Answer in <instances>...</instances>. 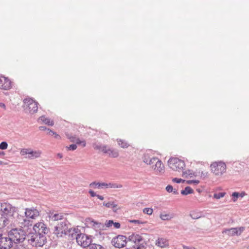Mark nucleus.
I'll use <instances>...</instances> for the list:
<instances>
[{
	"mask_svg": "<svg viewBox=\"0 0 249 249\" xmlns=\"http://www.w3.org/2000/svg\"><path fill=\"white\" fill-rule=\"evenodd\" d=\"M104 154H107L108 157L110 158H117L119 154L118 151L116 149L111 148L108 146H107L106 149L104 152Z\"/></svg>",
	"mask_w": 249,
	"mask_h": 249,
	"instance_id": "nucleus-16",
	"label": "nucleus"
},
{
	"mask_svg": "<svg viewBox=\"0 0 249 249\" xmlns=\"http://www.w3.org/2000/svg\"><path fill=\"white\" fill-rule=\"evenodd\" d=\"M113 225L116 229H119L120 228L121 226L120 223L119 222H114Z\"/></svg>",
	"mask_w": 249,
	"mask_h": 249,
	"instance_id": "nucleus-49",
	"label": "nucleus"
},
{
	"mask_svg": "<svg viewBox=\"0 0 249 249\" xmlns=\"http://www.w3.org/2000/svg\"><path fill=\"white\" fill-rule=\"evenodd\" d=\"M94 223H95V224H98V223H97V222H94Z\"/></svg>",
	"mask_w": 249,
	"mask_h": 249,
	"instance_id": "nucleus-61",
	"label": "nucleus"
},
{
	"mask_svg": "<svg viewBox=\"0 0 249 249\" xmlns=\"http://www.w3.org/2000/svg\"><path fill=\"white\" fill-rule=\"evenodd\" d=\"M3 164V161L0 160V165H2Z\"/></svg>",
	"mask_w": 249,
	"mask_h": 249,
	"instance_id": "nucleus-58",
	"label": "nucleus"
},
{
	"mask_svg": "<svg viewBox=\"0 0 249 249\" xmlns=\"http://www.w3.org/2000/svg\"><path fill=\"white\" fill-rule=\"evenodd\" d=\"M23 103L26 106L25 110L26 111H29V112L31 114H33L37 112L38 108V104L37 102L34 101L32 98H25L23 100Z\"/></svg>",
	"mask_w": 249,
	"mask_h": 249,
	"instance_id": "nucleus-7",
	"label": "nucleus"
},
{
	"mask_svg": "<svg viewBox=\"0 0 249 249\" xmlns=\"http://www.w3.org/2000/svg\"><path fill=\"white\" fill-rule=\"evenodd\" d=\"M189 215L193 219H197L202 217V213L196 211H192L190 212Z\"/></svg>",
	"mask_w": 249,
	"mask_h": 249,
	"instance_id": "nucleus-26",
	"label": "nucleus"
},
{
	"mask_svg": "<svg viewBox=\"0 0 249 249\" xmlns=\"http://www.w3.org/2000/svg\"><path fill=\"white\" fill-rule=\"evenodd\" d=\"M129 222L130 223H133L135 224H143L146 223L145 222H142L139 220H129Z\"/></svg>",
	"mask_w": 249,
	"mask_h": 249,
	"instance_id": "nucleus-42",
	"label": "nucleus"
},
{
	"mask_svg": "<svg viewBox=\"0 0 249 249\" xmlns=\"http://www.w3.org/2000/svg\"><path fill=\"white\" fill-rule=\"evenodd\" d=\"M133 248L135 249H145L144 246L143 244H140L139 245H137L136 248H135V246H134Z\"/></svg>",
	"mask_w": 249,
	"mask_h": 249,
	"instance_id": "nucleus-47",
	"label": "nucleus"
},
{
	"mask_svg": "<svg viewBox=\"0 0 249 249\" xmlns=\"http://www.w3.org/2000/svg\"><path fill=\"white\" fill-rule=\"evenodd\" d=\"M212 172L216 176L222 175L226 170V165L222 161L215 162L211 165Z\"/></svg>",
	"mask_w": 249,
	"mask_h": 249,
	"instance_id": "nucleus-9",
	"label": "nucleus"
},
{
	"mask_svg": "<svg viewBox=\"0 0 249 249\" xmlns=\"http://www.w3.org/2000/svg\"><path fill=\"white\" fill-rule=\"evenodd\" d=\"M168 163L172 170L178 172L183 171L185 167L184 161L176 158H170L168 161Z\"/></svg>",
	"mask_w": 249,
	"mask_h": 249,
	"instance_id": "nucleus-6",
	"label": "nucleus"
},
{
	"mask_svg": "<svg viewBox=\"0 0 249 249\" xmlns=\"http://www.w3.org/2000/svg\"><path fill=\"white\" fill-rule=\"evenodd\" d=\"M47 134L51 136L54 135V138L56 139H59L60 138V136L59 135L57 134L55 132L49 128L47 129Z\"/></svg>",
	"mask_w": 249,
	"mask_h": 249,
	"instance_id": "nucleus-37",
	"label": "nucleus"
},
{
	"mask_svg": "<svg viewBox=\"0 0 249 249\" xmlns=\"http://www.w3.org/2000/svg\"><path fill=\"white\" fill-rule=\"evenodd\" d=\"M114 224V222L113 220H108V221H106V222L105 223V225L106 226V227H111L113 224Z\"/></svg>",
	"mask_w": 249,
	"mask_h": 249,
	"instance_id": "nucleus-46",
	"label": "nucleus"
},
{
	"mask_svg": "<svg viewBox=\"0 0 249 249\" xmlns=\"http://www.w3.org/2000/svg\"><path fill=\"white\" fill-rule=\"evenodd\" d=\"M89 249H105L102 246L96 244H91L89 246Z\"/></svg>",
	"mask_w": 249,
	"mask_h": 249,
	"instance_id": "nucleus-36",
	"label": "nucleus"
},
{
	"mask_svg": "<svg viewBox=\"0 0 249 249\" xmlns=\"http://www.w3.org/2000/svg\"><path fill=\"white\" fill-rule=\"evenodd\" d=\"M166 190L168 193H171L173 191V187L171 185H168L166 187Z\"/></svg>",
	"mask_w": 249,
	"mask_h": 249,
	"instance_id": "nucleus-45",
	"label": "nucleus"
},
{
	"mask_svg": "<svg viewBox=\"0 0 249 249\" xmlns=\"http://www.w3.org/2000/svg\"><path fill=\"white\" fill-rule=\"evenodd\" d=\"M123 187V185L120 184L116 183H106V188H121Z\"/></svg>",
	"mask_w": 249,
	"mask_h": 249,
	"instance_id": "nucleus-33",
	"label": "nucleus"
},
{
	"mask_svg": "<svg viewBox=\"0 0 249 249\" xmlns=\"http://www.w3.org/2000/svg\"><path fill=\"white\" fill-rule=\"evenodd\" d=\"M116 140H120V141H121L122 140H121V139H117Z\"/></svg>",
	"mask_w": 249,
	"mask_h": 249,
	"instance_id": "nucleus-60",
	"label": "nucleus"
},
{
	"mask_svg": "<svg viewBox=\"0 0 249 249\" xmlns=\"http://www.w3.org/2000/svg\"><path fill=\"white\" fill-rule=\"evenodd\" d=\"M57 157L60 158V159H61L62 157H63V155L61 153H58L57 154Z\"/></svg>",
	"mask_w": 249,
	"mask_h": 249,
	"instance_id": "nucleus-55",
	"label": "nucleus"
},
{
	"mask_svg": "<svg viewBox=\"0 0 249 249\" xmlns=\"http://www.w3.org/2000/svg\"><path fill=\"white\" fill-rule=\"evenodd\" d=\"M0 107L3 108L4 109L6 108L5 105L3 103H0Z\"/></svg>",
	"mask_w": 249,
	"mask_h": 249,
	"instance_id": "nucleus-52",
	"label": "nucleus"
},
{
	"mask_svg": "<svg viewBox=\"0 0 249 249\" xmlns=\"http://www.w3.org/2000/svg\"><path fill=\"white\" fill-rule=\"evenodd\" d=\"M156 244L161 248H164L168 246V242L166 239L161 238L158 239Z\"/></svg>",
	"mask_w": 249,
	"mask_h": 249,
	"instance_id": "nucleus-24",
	"label": "nucleus"
},
{
	"mask_svg": "<svg viewBox=\"0 0 249 249\" xmlns=\"http://www.w3.org/2000/svg\"><path fill=\"white\" fill-rule=\"evenodd\" d=\"M25 239V235L23 230L20 229H13L8 234L0 233V249H9L17 244L22 242Z\"/></svg>",
	"mask_w": 249,
	"mask_h": 249,
	"instance_id": "nucleus-1",
	"label": "nucleus"
},
{
	"mask_svg": "<svg viewBox=\"0 0 249 249\" xmlns=\"http://www.w3.org/2000/svg\"><path fill=\"white\" fill-rule=\"evenodd\" d=\"M38 119L48 125L53 126L54 124V122L53 120L48 118H45L44 115L40 116Z\"/></svg>",
	"mask_w": 249,
	"mask_h": 249,
	"instance_id": "nucleus-28",
	"label": "nucleus"
},
{
	"mask_svg": "<svg viewBox=\"0 0 249 249\" xmlns=\"http://www.w3.org/2000/svg\"><path fill=\"white\" fill-rule=\"evenodd\" d=\"M153 210L152 208H145L143 210V213L147 214L148 215H151L153 213Z\"/></svg>",
	"mask_w": 249,
	"mask_h": 249,
	"instance_id": "nucleus-39",
	"label": "nucleus"
},
{
	"mask_svg": "<svg viewBox=\"0 0 249 249\" xmlns=\"http://www.w3.org/2000/svg\"><path fill=\"white\" fill-rule=\"evenodd\" d=\"M158 159L156 157H152L151 159L148 161V162L146 163L147 164L149 165H152L154 164V163H156L157 160Z\"/></svg>",
	"mask_w": 249,
	"mask_h": 249,
	"instance_id": "nucleus-41",
	"label": "nucleus"
},
{
	"mask_svg": "<svg viewBox=\"0 0 249 249\" xmlns=\"http://www.w3.org/2000/svg\"><path fill=\"white\" fill-rule=\"evenodd\" d=\"M17 211V209L9 203H0V213L10 222H13Z\"/></svg>",
	"mask_w": 249,
	"mask_h": 249,
	"instance_id": "nucleus-3",
	"label": "nucleus"
},
{
	"mask_svg": "<svg viewBox=\"0 0 249 249\" xmlns=\"http://www.w3.org/2000/svg\"><path fill=\"white\" fill-rule=\"evenodd\" d=\"M118 144L123 148H126L130 145L126 141H118Z\"/></svg>",
	"mask_w": 249,
	"mask_h": 249,
	"instance_id": "nucleus-35",
	"label": "nucleus"
},
{
	"mask_svg": "<svg viewBox=\"0 0 249 249\" xmlns=\"http://www.w3.org/2000/svg\"><path fill=\"white\" fill-rule=\"evenodd\" d=\"M126 237L122 235H119L112 239L111 243L117 248H122L126 245Z\"/></svg>",
	"mask_w": 249,
	"mask_h": 249,
	"instance_id": "nucleus-11",
	"label": "nucleus"
},
{
	"mask_svg": "<svg viewBox=\"0 0 249 249\" xmlns=\"http://www.w3.org/2000/svg\"><path fill=\"white\" fill-rule=\"evenodd\" d=\"M248 238H249V236L248 237Z\"/></svg>",
	"mask_w": 249,
	"mask_h": 249,
	"instance_id": "nucleus-62",
	"label": "nucleus"
},
{
	"mask_svg": "<svg viewBox=\"0 0 249 249\" xmlns=\"http://www.w3.org/2000/svg\"><path fill=\"white\" fill-rule=\"evenodd\" d=\"M96 196L98 197V198L102 200H103L104 199V197L102 196L97 195Z\"/></svg>",
	"mask_w": 249,
	"mask_h": 249,
	"instance_id": "nucleus-54",
	"label": "nucleus"
},
{
	"mask_svg": "<svg viewBox=\"0 0 249 249\" xmlns=\"http://www.w3.org/2000/svg\"><path fill=\"white\" fill-rule=\"evenodd\" d=\"M128 239L129 241H131L137 245L142 241L143 240V238L140 235L133 233L129 236Z\"/></svg>",
	"mask_w": 249,
	"mask_h": 249,
	"instance_id": "nucleus-18",
	"label": "nucleus"
},
{
	"mask_svg": "<svg viewBox=\"0 0 249 249\" xmlns=\"http://www.w3.org/2000/svg\"><path fill=\"white\" fill-rule=\"evenodd\" d=\"M186 183L188 184L194 183L195 184H198L199 183V181L198 180H189L186 181Z\"/></svg>",
	"mask_w": 249,
	"mask_h": 249,
	"instance_id": "nucleus-44",
	"label": "nucleus"
},
{
	"mask_svg": "<svg viewBox=\"0 0 249 249\" xmlns=\"http://www.w3.org/2000/svg\"><path fill=\"white\" fill-rule=\"evenodd\" d=\"M194 190L190 186H187L181 191V194L182 195L186 196L192 194Z\"/></svg>",
	"mask_w": 249,
	"mask_h": 249,
	"instance_id": "nucleus-32",
	"label": "nucleus"
},
{
	"mask_svg": "<svg viewBox=\"0 0 249 249\" xmlns=\"http://www.w3.org/2000/svg\"><path fill=\"white\" fill-rule=\"evenodd\" d=\"M89 193L92 197L96 196H97V194L92 190H89Z\"/></svg>",
	"mask_w": 249,
	"mask_h": 249,
	"instance_id": "nucleus-48",
	"label": "nucleus"
},
{
	"mask_svg": "<svg viewBox=\"0 0 249 249\" xmlns=\"http://www.w3.org/2000/svg\"><path fill=\"white\" fill-rule=\"evenodd\" d=\"M39 129L40 130H41V131H44V130H47V129L46 127L43 126H39Z\"/></svg>",
	"mask_w": 249,
	"mask_h": 249,
	"instance_id": "nucleus-50",
	"label": "nucleus"
},
{
	"mask_svg": "<svg viewBox=\"0 0 249 249\" xmlns=\"http://www.w3.org/2000/svg\"><path fill=\"white\" fill-rule=\"evenodd\" d=\"M193 176H195L192 170H187L182 172V177L187 178L188 176L192 177Z\"/></svg>",
	"mask_w": 249,
	"mask_h": 249,
	"instance_id": "nucleus-34",
	"label": "nucleus"
},
{
	"mask_svg": "<svg viewBox=\"0 0 249 249\" xmlns=\"http://www.w3.org/2000/svg\"><path fill=\"white\" fill-rule=\"evenodd\" d=\"M10 223V222L7 220V218L4 216L0 213V230L8 225Z\"/></svg>",
	"mask_w": 249,
	"mask_h": 249,
	"instance_id": "nucleus-19",
	"label": "nucleus"
},
{
	"mask_svg": "<svg viewBox=\"0 0 249 249\" xmlns=\"http://www.w3.org/2000/svg\"><path fill=\"white\" fill-rule=\"evenodd\" d=\"M35 233L34 234L40 233L42 235H46L49 231V228L47 227L43 222H38L36 223L33 228Z\"/></svg>",
	"mask_w": 249,
	"mask_h": 249,
	"instance_id": "nucleus-13",
	"label": "nucleus"
},
{
	"mask_svg": "<svg viewBox=\"0 0 249 249\" xmlns=\"http://www.w3.org/2000/svg\"><path fill=\"white\" fill-rule=\"evenodd\" d=\"M74 130L76 131V134H66L67 138L70 140H80L79 135L86 136L87 135L91 136L97 135L98 138L106 140L108 139V136L106 133L98 132L97 130L92 129L90 127H85L83 125H76L74 127Z\"/></svg>",
	"mask_w": 249,
	"mask_h": 249,
	"instance_id": "nucleus-2",
	"label": "nucleus"
},
{
	"mask_svg": "<svg viewBox=\"0 0 249 249\" xmlns=\"http://www.w3.org/2000/svg\"><path fill=\"white\" fill-rule=\"evenodd\" d=\"M164 166L161 160L158 159L155 163L154 170L156 172L160 173L164 170Z\"/></svg>",
	"mask_w": 249,
	"mask_h": 249,
	"instance_id": "nucleus-20",
	"label": "nucleus"
},
{
	"mask_svg": "<svg viewBox=\"0 0 249 249\" xmlns=\"http://www.w3.org/2000/svg\"><path fill=\"white\" fill-rule=\"evenodd\" d=\"M28 241L33 246L41 247L46 243L47 239L45 235H42L40 233L33 234L28 239Z\"/></svg>",
	"mask_w": 249,
	"mask_h": 249,
	"instance_id": "nucleus-4",
	"label": "nucleus"
},
{
	"mask_svg": "<svg viewBox=\"0 0 249 249\" xmlns=\"http://www.w3.org/2000/svg\"><path fill=\"white\" fill-rule=\"evenodd\" d=\"M226 195L225 192H220L218 193H215L213 195V197L216 199H220L221 197H223Z\"/></svg>",
	"mask_w": 249,
	"mask_h": 249,
	"instance_id": "nucleus-38",
	"label": "nucleus"
},
{
	"mask_svg": "<svg viewBox=\"0 0 249 249\" xmlns=\"http://www.w3.org/2000/svg\"><path fill=\"white\" fill-rule=\"evenodd\" d=\"M77 144H81L83 147H85L86 145V141H77L76 143L71 144L69 146H67L66 148L69 150H74L77 148Z\"/></svg>",
	"mask_w": 249,
	"mask_h": 249,
	"instance_id": "nucleus-23",
	"label": "nucleus"
},
{
	"mask_svg": "<svg viewBox=\"0 0 249 249\" xmlns=\"http://www.w3.org/2000/svg\"><path fill=\"white\" fill-rule=\"evenodd\" d=\"M175 216L174 213H161L160 214V217L163 221L170 220L173 218Z\"/></svg>",
	"mask_w": 249,
	"mask_h": 249,
	"instance_id": "nucleus-27",
	"label": "nucleus"
},
{
	"mask_svg": "<svg viewBox=\"0 0 249 249\" xmlns=\"http://www.w3.org/2000/svg\"><path fill=\"white\" fill-rule=\"evenodd\" d=\"M7 147H8V144L6 141H2L0 143V149H1V150H5V149H7Z\"/></svg>",
	"mask_w": 249,
	"mask_h": 249,
	"instance_id": "nucleus-40",
	"label": "nucleus"
},
{
	"mask_svg": "<svg viewBox=\"0 0 249 249\" xmlns=\"http://www.w3.org/2000/svg\"><path fill=\"white\" fill-rule=\"evenodd\" d=\"M0 155H4V153L3 151H0Z\"/></svg>",
	"mask_w": 249,
	"mask_h": 249,
	"instance_id": "nucleus-57",
	"label": "nucleus"
},
{
	"mask_svg": "<svg viewBox=\"0 0 249 249\" xmlns=\"http://www.w3.org/2000/svg\"><path fill=\"white\" fill-rule=\"evenodd\" d=\"M89 187L98 189L106 188V183L94 181L89 184Z\"/></svg>",
	"mask_w": 249,
	"mask_h": 249,
	"instance_id": "nucleus-25",
	"label": "nucleus"
},
{
	"mask_svg": "<svg viewBox=\"0 0 249 249\" xmlns=\"http://www.w3.org/2000/svg\"><path fill=\"white\" fill-rule=\"evenodd\" d=\"M20 154L25 158L34 159L40 157L41 152L40 150H33L30 148H24L21 149Z\"/></svg>",
	"mask_w": 249,
	"mask_h": 249,
	"instance_id": "nucleus-8",
	"label": "nucleus"
},
{
	"mask_svg": "<svg viewBox=\"0 0 249 249\" xmlns=\"http://www.w3.org/2000/svg\"><path fill=\"white\" fill-rule=\"evenodd\" d=\"M151 153L152 151L151 150H147L146 152L143 154L142 159L143 161L145 163H146L152 157L151 155Z\"/></svg>",
	"mask_w": 249,
	"mask_h": 249,
	"instance_id": "nucleus-31",
	"label": "nucleus"
},
{
	"mask_svg": "<svg viewBox=\"0 0 249 249\" xmlns=\"http://www.w3.org/2000/svg\"><path fill=\"white\" fill-rule=\"evenodd\" d=\"M107 146V145H102L100 143H94L93 144V147L94 149L98 150L99 152H102L103 153H104Z\"/></svg>",
	"mask_w": 249,
	"mask_h": 249,
	"instance_id": "nucleus-29",
	"label": "nucleus"
},
{
	"mask_svg": "<svg viewBox=\"0 0 249 249\" xmlns=\"http://www.w3.org/2000/svg\"><path fill=\"white\" fill-rule=\"evenodd\" d=\"M246 195V193L244 192H243L241 193L238 192H233L231 196H232V200L233 202H236L239 197H243Z\"/></svg>",
	"mask_w": 249,
	"mask_h": 249,
	"instance_id": "nucleus-30",
	"label": "nucleus"
},
{
	"mask_svg": "<svg viewBox=\"0 0 249 249\" xmlns=\"http://www.w3.org/2000/svg\"><path fill=\"white\" fill-rule=\"evenodd\" d=\"M172 192L175 195H178V190H177L176 189H173V191Z\"/></svg>",
	"mask_w": 249,
	"mask_h": 249,
	"instance_id": "nucleus-53",
	"label": "nucleus"
},
{
	"mask_svg": "<svg viewBox=\"0 0 249 249\" xmlns=\"http://www.w3.org/2000/svg\"><path fill=\"white\" fill-rule=\"evenodd\" d=\"M173 181L174 182L177 183H181V182L182 183L185 182L186 181V180L182 179L181 178H175L173 179Z\"/></svg>",
	"mask_w": 249,
	"mask_h": 249,
	"instance_id": "nucleus-43",
	"label": "nucleus"
},
{
	"mask_svg": "<svg viewBox=\"0 0 249 249\" xmlns=\"http://www.w3.org/2000/svg\"><path fill=\"white\" fill-rule=\"evenodd\" d=\"M207 172L204 173V172H201V177L205 178L207 176Z\"/></svg>",
	"mask_w": 249,
	"mask_h": 249,
	"instance_id": "nucleus-51",
	"label": "nucleus"
},
{
	"mask_svg": "<svg viewBox=\"0 0 249 249\" xmlns=\"http://www.w3.org/2000/svg\"><path fill=\"white\" fill-rule=\"evenodd\" d=\"M76 242L83 248L88 247L92 243L91 236L80 232L79 235H77Z\"/></svg>",
	"mask_w": 249,
	"mask_h": 249,
	"instance_id": "nucleus-10",
	"label": "nucleus"
},
{
	"mask_svg": "<svg viewBox=\"0 0 249 249\" xmlns=\"http://www.w3.org/2000/svg\"><path fill=\"white\" fill-rule=\"evenodd\" d=\"M63 214L62 213H50L49 214V217L53 221H57L58 220H63Z\"/></svg>",
	"mask_w": 249,
	"mask_h": 249,
	"instance_id": "nucleus-21",
	"label": "nucleus"
},
{
	"mask_svg": "<svg viewBox=\"0 0 249 249\" xmlns=\"http://www.w3.org/2000/svg\"><path fill=\"white\" fill-rule=\"evenodd\" d=\"M190 249H196L194 247L191 248Z\"/></svg>",
	"mask_w": 249,
	"mask_h": 249,
	"instance_id": "nucleus-59",
	"label": "nucleus"
},
{
	"mask_svg": "<svg viewBox=\"0 0 249 249\" xmlns=\"http://www.w3.org/2000/svg\"><path fill=\"white\" fill-rule=\"evenodd\" d=\"M245 230V227H240L239 228H231L226 229L222 231L223 233H226L230 236H239Z\"/></svg>",
	"mask_w": 249,
	"mask_h": 249,
	"instance_id": "nucleus-12",
	"label": "nucleus"
},
{
	"mask_svg": "<svg viewBox=\"0 0 249 249\" xmlns=\"http://www.w3.org/2000/svg\"><path fill=\"white\" fill-rule=\"evenodd\" d=\"M80 232V231L78 228L70 227L65 235H68L72 239H76L77 235H79Z\"/></svg>",
	"mask_w": 249,
	"mask_h": 249,
	"instance_id": "nucleus-17",
	"label": "nucleus"
},
{
	"mask_svg": "<svg viewBox=\"0 0 249 249\" xmlns=\"http://www.w3.org/2000/svg\"><path fill=\"white\" fill-rule=\"evenodd\" d=\"M26 217L31 219H35L36 217L39 216V211L34 208L26 209L25 212Z\"/></svg>",
	"mask_w": 249,
	"mask_h": 249,
	"instance_id": "nucleus-15",
	"label": "nucleus"
},
{
	"mask_svg": "<svg viewBox=\"0 0 249 249\" xmlns=\"http://www.w3.org/2000/svg\"><path fill=\"white\" fill-rule=\"evenodd\" d=\"M12 87L11 81L7 77L0 76V88L4 90H9Z\"/></svg>",
	"mask_w": 249,
	"mask_h": 249,
	"instance_id": "nucleus-14",
	"label": "nucleus"
},
{
	"mask_svg": "<svg viewBox=\"0 0 249 249\" xmlns=\"http://www.w3.org/2000/svg\"><path fill=\"white\" fill-rule=\"evenodd\" d=\"M70 226V223L66 219H64L62 221L60 222L57 226H55L54 233L57 237H62V234H66Z\"/></svg>",
	"mask_w": 249,
	"mask_h": 249,
	"instance_id": "nucleus-5",
	"label": "nucleus"
},
{
	"mask_svg": "<svg viewBox=\"0 0 249 249\" xmlns=\"http://www.w3.org/2000/svg\"><path fill=\"white\" fill-rule=\"evenodd\" d=\"M103 205L107 208H111L114 212H117L118 209L117 205L112 201L104 202Z\"/></svg>",
	"mask_w": 249,
	"mask_h": 249,
	"instance_id": "nucleus-22",
	"label": "nucleus"
},
{
	"mask_svg": "<svg viewBox=\"0 0 249 249\" xmlns=\"http://www.w3.org/2000/svg\"><path fill=\"white\" fill-rule=\"evenodd\" d=\"M183 248L184 249H190V248H189L188 246H184V245L183 246Z\"/></svg>",
	"mask_w": 249,
	"mask_h": 249,
	"instance_id": "nucleus-56",
	"label": "nucleus"
}]
</instances>
